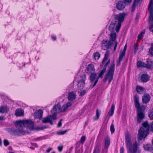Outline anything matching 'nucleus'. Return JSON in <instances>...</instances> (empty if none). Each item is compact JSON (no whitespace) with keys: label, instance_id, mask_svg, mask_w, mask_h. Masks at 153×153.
Listing matches in <instances>:
<instances>
[{"label":"nucleus","instance_id":"nucleus-1","mask_svg":"<svg viewBox=\"0 0 153 153\" xmlns=\"http://www.w3.org/2000/svg\"><path fill=\"white\" fill-rule=\"evenodd\" d=\"M17 129L9 128L8 131L12 134L16 135H21L28 133L25 128L26 127L27 130L31 131L34 129V123L30 120H25L16 121L14 123Z\"/></svg>","mask_w":153,"mask_h":153},{"label":"nucleus","instance_id":"nucleus-2","mask_svg":"<svg viewBox=\"0 0 153 153\" xmlns=\"http://www.w3.org/2000/svg\"><path fill=\"white\" fill-rule=\"evenodd\" d=\"M72 103L70 102H68L65 104L62 107H61L59 104L54 105L51 110V112L53 114L52 115H50L44 118L42 122L43 123H49L52 125V121L56 119V114L59 112H63L66 110L68 108L71 106Z\"/></svg>","mask_w":153,"mask_h":153},{"label":"nucleus","instance_id":"nucleus-3","mask_svg":"<svg viewBox=\"0 0 153 153\" xmlns=\"http://www.w3.org/2000/svg\"><path fill=\"white\" fill-rule=\"evenodd\" d=\"M126 15V13L123 12L114 15V19L109 27V30L111 31L115 29L116 32L118 33Z\"/></svg>","mask_w":153,"mask_h":153},{"label":"nucleus","instance_id":"nucleus-4","mask_svg":"<svg viewBox=\"0 0 153 153\" xmlns=\"http://www.w3.org/2000/svg\"><path fill=\"white\" fill-rule=\"evenodd\" d=\"M134 102L137 111V123H140L145 117V112L146 106L144 105H140L139 97L136 95L134 97Z\"/></svg>","mask_w":153,"mask_h":153},{"label":"nucleus","instance_id":"nucleus-5","mask_svg":"<svg viewBox=\"0 0 153 153\" xmlns=\"http://www.w3.org/2000/svg\"><path fill=\"white\" fill-rule=\"evenodd\" d=\"M143 127H141L138 131V139L141 140L143 138L144 139L149 133V131L153 132V122L152 123L149 125L147 121L143 123Z\"/></svg>","mask_w":153,"mask_h":153},{"label":"nucleus","instance_id":"nucleus-6","mask_svg":"<svg viewBox=\"0 0 153 153\" xmlns=\"http://www.w3.org/2000/svg\"><path fill=\"white\" fill-rule=\"evenodd\" d=\"M125 142L126 146L129 151L128 153H136L138 148L137 144L135 142L132 145L131 136L128 132L126 134Z\"/></svg>","mask_w":153,"mask_h":153},{"label":"nucleus","instance_id":"nucleus-7","mask_svg":"<svg viewBox=\"0 0 153 153\" xmlns=\"http://www.w3.org/2000/svg\"><path fill=\"white\" fill-rule=\"evenodd\" d=\"M115 64L114 63H112L109 69L105 75L103 79V82L105 83L107 80L109 84L112 80L113 78Z\"/></svg>","mask_w":153,"mask_h":153},{"label":"nucleus","instance_id":"nucleus-8","mask_svg":"<svg viewBox=\"0 0 153 153\" xmlns=\"http://www.w3.org/2000/svg\"><path fill=\"white\" fill-rule=\"evenodd\" d=\"M86 79V75L82 74L79 78L77 82L78 89L81 90L84 87L85 85V81Z\"/></svg>","mask_w":153,"mask_h":153},{"label":"nucleus","instance_id":"nucleus-9","mask_svg":"<svg viewBox=\"0 0 153 153\" xmlns=\"http://www.w3.org/2000/svg\"><path fill=\"white\" fill-rule=\"evenodd\" d=\"M127 44H126L124 46L123 50L122 51L121 50L120 53L119 58L117 62V66H119L124 57L126 54V52L127 49Z\"/></svg>","mask_w":153,"mask_h":153},{"label":"nucleus","instance_id":"nucleus-10","mask_svg":"<svg viewBox=\"0 0 153 153\" xmlns=\"http://www.w3.org/2000/svg\"><path fill=\"white\" fill-rule=\"evenodd\" d=\"M113 44V42L111 41L103 40L101 43V46L102 49L106 50L110 48Z\"/></svg>","mask_w":153,"mask_h":153},{"label":"nucleus","instance_id":"nucleus-11","mask_svg":"<svg viewBox=\"0 0 153 153\" xmlns=\"http://www.w3.org/2000/svg\"><path fill=\"white\" fill-rule=\"evenodd\" d=\"M126 4L122 1H118L116 4V7L118 10L122 11L125 8Z\"/></svg>","mask_w":153,"mask_h":153},{"label":"nucleus","instance_id":"nucleus-12","mask_svg":"<svg viewBox=\"0 0 153 153\" xmlns=\"http://www.w3.org/2000/svg\"><path fill=\"white\" fill-rule=\"evenodd\" d=\"M95 71V68L94 65L92 64H90L88 65L86 69V72L88 74H92L94 73Z\"/></svg>","mask_w":153,"mask_h":153},{"label":"nucleus","instance_id":"nucleus-13","mask_svg":"<svg viewBox=\"0 0 153 153\" xmlns=\"http://www.w3.org/2000/svg\"><path fill=\"white\" fill-rule=\"evenodd\" d=\"M76 96L75 92L73 91L70 92L68 94V100L69 101H73L75 100Z\"/></svg>","mask_w":153,"mask_h":153},{"label":"nucleus","instance_id":"nucleus-14","mask_svg":"<svg viewBox=\"0 0 153 153\" xmlns=\"http://www.w3.org/2000/svg\"><path fill=\"white\" fill-rule=\"evenodd\" d=\"M151 97L148 94H145L142 96V100L144 103L146 104L150 100Z\"/></svg>","mask_w":153,"mask_h":153},{"label":"nucleus","instance_id":"nucleus-15","mask_svg":"<svg viewBox=\"0 0 153 153\" xmlns=\"http://www.w3.org/2000/svg\"><path fill=\"white\" fill-rule=\"evenodd\" d=\"M43 112L41 110L36 111L34 113V116L35 119H40L42 117Z\"/></svg>","mask_w":153,"mask_h":153},{"label":"nucleus","instance_id":"nucleus-16","mask_svg":"<svg viewBox=\"0 0 153 153\" xmlns=\"http://www.w3.org/2000/svg\"><path fill=\"white\" fill-rule=\"evenodd\" d=\"M149 76L146 74H144L141 76L140 79L141 81L143 82H146L150 79Z\"/></svg>","mask_w":153,"mask_h":153},{"label":"nucleus","instance_id":"nucleus-17","mask_svg":"<svg viewBox=\"0 0 153 153\" xmlns=\"http://www.w3.org/2000/svg\"><path fill=\"white\" fill-rule=\"evenodd\" d=\"M146 64L145 68L149 69H151L153 68L152 61L150 59H147L146 61Z\"/></svg>","mask_w":153,"mask_h":153},{"label":"nucleus","instance_id":"nucleus-18","mask_svg":"<svg viewBox=\"0 0 153 153\" xmlns=\"http://www.w3.org/2000/svg\"><path fill=\"white\" fill-rule=\"evenodd\" d=\"M116 37L117 35L116 33L114 32L111 31L110 35V40L109 41L112 42H113V43L115 41L116 38Z\"/></svg>","mask_w":153,"mask_h":153},{"label":"nucleus","instance_id":"nucleus-19","mask_svg":"<svg viewBox=\"0 0 153 153\" xmlns=\"http://www.w3.org/2000/svg\"><path fill=\"white\" fill-rule=\"evenodd\" d=\"M143 148L145 150L149 152H151L153 150L152 146L149 144H147L143 145Z\"/></svg>","mask_w":153,"mask_h":153},{"label":"nucleus","instance_id":"nucleus-20","mask_svg":"<svg viewBox=\"0 0 153 153\" xmlns=\"http://www.w3.org/2000/svg\"><path fill=\"white\" fill-rule=\"evenodd\" d=\"M105 72L104 71H101L100 73L98 75V76L97 77L96 80L94 82L93 85L91 86V88H93L97 84V83L98 82V79L100 78H102L103 76V74Z\"/></svg>","mask_w":153,"mask_h":153},{"label":"nucleus","instance_id":"nucleus-21","mask_svg":"<svg viewBox=\"0 0 153 153\" xmlns=\"http://www.w3.org/2000/svg\"><path fill=\"white\" fill-rule=\"evenodd\" d=\"M136 89L137 92L140 94H142L145 90V89L139 85L137 86Z\"/></svg>","mask_w":153,"mask_h":153},{"label":"nucleus","instance_id":"nucleus-22","mask_svg":"<svg viewBox=\"0 0 153 153\" xmlns=\"http://www.w3.org/2000/svg\"><path fill=\"white\" fill-rule=\"evenodd\" d=\"M105 148L107 149L109 146L110 144V139L108 136H107L105 140Z\"/></svg>","mask_w":153,"mask_h":153},{"label":"nucleus","instance_id":"nucleus-23","mask_svg":"<svg viewBox=\"0 0 153 153\" xmlns=\"http://www.w3.org/2000/svg\"><path fill=\"white\" fill-rule=\"evenodd\" d=\"M9 111V108L7 106H2L0 108V112L1 113H7Z\"/></svg>","mask_w":153,"mask_h":153},{"label":"nucleus","instance_id":"nucleus-24","mask_svg":"<svg viewBox=\"0 0 153 153\" xmlns=\"http://www.w3.org/2000/svg\"><path fill=\"white\" fill-rule=\"evenodd\" d=\"M97 77L96 74L95 73L91 74L89 78L90 82L92 83L94 81L95 82Z\"/></svg>","mask_w":153,"mask_h":153},{"label":"nucleus","instance_id":"nucleus-25","mask_svg":"<svg viewBox=\"0 0 153 153\" xmlns=\"http://www.w3.org/2000/svg\"><path fill=\"white\" fill-rule=\"evenodd\" d=\"M115 109V105L114 104L111 105V108L108 111V115L110 117L112 116L114 114Z\"/></svg>","mask_w":153,"mask_h":153},{"label":"nucleus","instance_id":"nucleus-26","mask_svg":"<svg viewBox=\"0 0 153 153\" xmlns=\"http://www.w3.org/2000/svg\"><path fill=\"white\" fill-rule=\"evenodd\" d=\"M15 114L17 116H22L23 114V111L22 109H18L16 111Z\"/></svg>","mask_w":153,"mask_h":153},{"label":"nucleus","instance_id":"nucleus-27","mask_svg":"<svg viewBox=\"0 0 153 153\" xmlns=\"http://www.w3.org/2000/svg\"><path fill=\"white\" fill-rule=\"evenodd\" d=\"M137 67L138 68H145V65H146V63L144 62L141 61H139L137 62Z\"/></svg>","mask_w":153,"mask_h":153},{"label":"nucleus","instance_id":"nucleus-28","mask_svg":"<svg viewBox=\"0 0 153 153\" xmlns=\"http://www.w3.org/2000/svg\"><path fill=\"white\" fill-rule=\"evenodd\" d=\"M139 2L136 0H134L131 7V12H133L134 11L137 5Z\"/></svg>","mask_w":153,"mask_h":153},{"label":"nucleus","instance_id":"nucleus-29","mask_svg":"<svg viewBox=\"0 0 153 153\" xmlns=\"http://www.w3.org/2000/svg\"><path fill=\"white\" fill-rule=\"evenodd\" d=\"M93 56L94 59L95 60H98L100 57V55L98 52H97L94 53Z\"/></svg>","mask_w":153,"mask_h":153},{"label":"nucleus","instance_id":"nucleus-30","mask_svg":"<svg viewBox=\"0 0 153 153\" xmlns=\"http://www.w3.org/2000/svg\"><path fill=\"white\" fill-rule=\"evenodd\" d=\"M148 116L151 120H153V109L149 110L148 112Z\"/></svg>","mask_w":153,"mask_h":153},{"label":"nucleus","instance_id":"nucleus-31","mask_svg":"<svg viewBox=\"0 0 153 153\" xmlns=\"http://www.w3.org/2000/svg\"><path fill=\"white\" fill-rule=\"evenodd\" d=\"M101 111L100 110H99L98 109H97L96 110V117L94 118V120H96L98 119L99 118L100 114Z\"/></svg>","mask_w":153,"mask_h":153},{"label":"nucleus","instance_id":"nucleus-32","mask_svg":"<svg viewBox=\"0 0 153 153\" xmlns=\"http://www.w3.org/2000/svg\"><path fill=\"white\" fill-rule=\"evenodd\" d=\"M100 150V147L98 146H96L94 150V153H99Z\"/></svg>","mask_w":153,"mask_h":153},{"label":"nucleus","instance_id":"nucleus-33","mask_svg":"<svg viewBox=\"0 0 153 153\" xmlns=\"http://www.w3.org/2000/svg\"><path fill=\"white\" fill-rule=\"evenodd\" d=\"M145 30H143L139 34L138 36V38L139 39H141L143 35L145 33Z\"/></svg>","mask_w":153,"mask_h":153},{"label":"nucleus","instance_id":"nucleus-34","mask_svg":"<svg viewBox=\"0 0 153 153\" xmlns=\"http://www.w3.org/2000/svg\"><path fill=\"white\" fill-rule=\"evenodd\" d=\"M110 131L111 134H113L114 132V125L113 123H112L111 126Z\"/></svg>","mask_w":153,"mask_h":153},{"label":"nucleus","instance_id":"nucleus-35","mask_svg":"<svg viewBox=\"0 0 153 153\" xmlns=\"http://www.w3.org/2000/svg\"><path fill=\"white\" fill-rule=\"evenodd\" d=\"M149 54L150 56H153V47H151L149 50Z\"/></svg>","mask_w":153,"mask_h":153},{"label":"nucleus","instance_id":"nucleus-36","mask_svg":"<svg viewBox=\"0 0 153 153\" xmlns=\"http://www.w3.org/2000/svg\"><path fill=\"white\" fill-rule=\"evenodd\" d=\"M85 140V136H83L81 137L80 139V143L82 144H83Z\"/></svg>","mask_w":153,"mask_h":153},{"label":"nucleus","instance_id":"nucleus-37","mask_svg":"<svg viewBox=\"0 0 153 153\" xmlns=\"http://www.w3.org/2000/svg\"><path fill=\"white\" fill-rule=\"evenodd\" d=\"M4 144L5 146H7L9 145V143L8 140L4 139Z\"/></svg>","mask_w":153,"mask_h":153},{"label":"nucleus","instance_id":"nucleus-38","mask_svg":"<svg viewBox=\"0 0 153 153\" xmlns=\"http://www.w3.org/2000/svg\"><path fill=\"white\" fill-rule=\"evenodd\" d=\"M138 49V45L137 44H135L134 45V53H136L137 52V51Z\"/></svg>","mask_w":153,"mask_h":153},{"label":"nucleus","instance_id":"nucleus-39","mask_svg":"<svg viewBox=\"0 0 153 153\" xmlns=\"http://www.w3.org/2000/svg\"><path fill=\"white\" fill-rule=\"evenodd\" d=\"M86 91L85 90H83L80 93L79 96L82 97L86 94Z\"/></svg>","mask_w":153,"mask_h":153},{"label":"nucleus","instance_id":"nucleus-40","mask_svg":"<svg viewBox=\"0 0 153 153\" xmlns=\"http://www.w3.org/2000/svg\"><path fill=\"white\" fill-rule=\"evenodd\" d=\"M51 38L52 40L53 41H56L57 39L56 36L54 35H51Z\"/></svg>","mask_w":153,"mask_h":153},{"label":"nucleus","instance_id":"nucleus-41","mask_svg":"<svg viewBox=\"0 0 153 153\" xmlns=\"http://www.w3.org/2000/svg\"><path fill=\"white\" fill-rule=\"evenodd\" d=\"M66 131H62L58 132L57 134L59 135H63L66 132Z\"/></svg>","mask_w":153,"mask_h":153},{"label":"nucleus","instance_id":"nucleus-42","mask_svg":"<svg viewBox=\"0 0 153 153\" xmlns=\"http://www.w3.org/2000/svg\"><path fill=\"white\" fill-rule=\"evenodd\" d=\"M132 0H123V1L126 4H130L132 1Z\"/></svg>","mask_w":153,"mask_h":153},{"label":"nucleus","instance_id":"nucleus-43","mask_svg":"<svg viewBox=\"0 0 153 153\" xmlns=\"http://www.w3.org/2000/svg\"><path fill=\"white\" fill-rule=\"evenodd\" d=\"M63 149V146H59L58 147V149L59 151V152H61Z\"/></svg>","mask_w":153,"mask_h":153},{"label":"nucleus","instance_id":"nucleus-44","mask_svg":"<svg viewBox=\"0 0 153 153\" xmlns=\"http://www.w3.org/2000/svg\"><path fill=\"white\" fill-rule=\"evenodd\" d=\"M47 128L46 126H42L37 128V130H42L46 128Z\"/></svg>","mask_w":153,"mask_h":153},{"label":"nucleus","instance_id":"nucleus-45","mask_svg":"<svg viewBox=\"0 0 153 153\" xmlns=\"http://www.w3.org/2000/svg\"><path fill=\"white\" fill-rule=\"evenodd\" d=\"M52 148H48L46 151V152L49 153L50 152V151L52 150Z\"/></svg>","mask_w":153,"mask_h":153},{"label":"nucleus","instance_id":"nucleus-46","mask_svg":"<svg viewBox=\"0 0 153 153\" xmlns=\"http://www.w3.org/2000/svg\"><path fill=\"white\" fill-rule=\"evenodd\" d=\"M120 153H123L124 152V148L123 147H122L120 148Z\"/></svg>","mask_w":153,"mask_h":153},{"label":"nucleus","instance_id":"nucleus-47","mask_svg":"<svg viewBox=\"0 0 153 153\" xmlns=\"http://www.w3.org/2000/svg\"><path fill=\"white\" fill-rule=\"evenodd\" d=\"M62 119H61L60 121H59V122L58 123V126H57L58 127H61V126H62L61 122H62Z\"/></svg>","mask_w":153,"mask_h":153},{"label":"nucleus","instance_id":"nucleus-48","mask_svg":"<svg viewBox=\"0 0 153 153\" xmlns=\"http://www.w3.org/2000/svg\"><path fill=\"white\" fill-rule=\"evenodd\" d=\"M107 67V66H106L105 65H104V66L103 69L102 70V71H104V72H105V71H106V69Z\"/></svg>","mask_w":153,"mask_h":153},{"label":"nucleus","instance_id":"nucleus-49","mask_svg":"<svg viewBox=\"0 0 153 153\" xmlns=\"http://www.w3.org/2000/svg\"><path fill=\"white\" fill-rule=\"evenodd\" d=\"M108 54H107V53H106L105 54L104 58H105V59H107L108 58Z\"/></svg>","mask_w":153,"mask_h":153},{"label":"nucleus","instance_id":"nucleus-50","mask_svg":"<svg viewBox=\"0 0 153 153\" xmlns=\"http://www.w3.org/2000/svg\"><path fill=\"white\" fill-rule=\"evenodd\" d=\"M44 138L43 137H38L37 139L38 140H41L44 139Z\"/></svg>","mask_w":153,"mask_h":153},{"label":"nucleus","instance_id":"nucleus-51","mask_svg":"<svg viewBox=\"0 0 153 153\" xmlns=\"http://www.w3.org/2000/svg\"><path fill=\"white\" fill-rule=\"evenodd\" d=\"M110 62V60H109L108 62H106V63L105 65L106 66H107L109 65Z\"/></svg>","mask_w":153,"mask_h":153},{"label":"nucleus","instance_id":"nucleus-52","mask_svg":"<svg viewBox=\"0 0 153 153\" xmlns=\"http://www.w3.org/2000/svg\"><path fill=\"white\" fill-rule=\"evenodd\" d=\"M82 150H79V151H76V153H82Z\"/></svg>","mask_w":153,"mask_h":153},{"label":"nucleus","instance_id":"nucleus-53","mask_svg":"<svg viewBox=\"0 0 153 153\" xmlns=\"http://www.w3.org/2000/svg\"><path fill=\"white\" fill-rule=\"evenodd\" d=\"M107 60V59H105L104 58V59L102 61V63H104Z\"/></svg>","mask_w":153,"mask_h":153},{"label":"nucleus","instance_id":"nucleus-54","mask_svg":"<svg viewBox=\"0 0 153 153\" xmlns=\"http://www.w3.org/2000/svg\"><path fill=\"white\" fill-rule=\"evenodd\" d=\"M117 44H118L117 42L115 41V45L114 46H117Z\"/></svg>","mask_w":153,"mask_h":153},{"label":"nucleus","instance_id":"nucleus-55","mask_svg":"<svg viewBox=\"0 0 153 153\" xmlns=\"http://www.w3.org/2000/svg\"><path fill=\"white\" fill-rule=\"evenodd\" d=\"M0 120H4V117H0Z\"/></svg>","mask_w":153,"mask_h":153},{"label":"nucleus","instance_id":"nucleus-56","mask_svg":"<svg viewBox=\"0 0 153 153\" xmlns=\"http://www.w3.org/2000/svg\"><path fill=\"white\" fill-rule=\"evenodd\" d=\"M117 47V46H114V51H115L116 50Z\"/></svg>","mask_w":153,"mask_h":153},{"label":"nucleus","instance_id":"nucleus-57","mask_svg":"<svg viewBox=\"0 0 153 153\" xmlns=\"http://www.w3.org/2000/svg\"><path fill=\"white\" fill-rule=\"evenodd\" d=\"M2 144V141L1 139L0 138V145H1Z\"/></svg>","mask_w":153,"mask_h":153},{"label":"nucleus","instance_id":"nucleus-58","mask_svg":"<svg viewBox=\"0 0 153 153\" xmlns=\"http://www.w3.org/2000/svg\"><path fill=\"white\" fill-rule=\"evenodd\" d=\"M151 45H152L151 47H153V43Z\"/></svg>","mask_w":153,"mask_h":153},{"label":"nucleus","instance_id":"nucleus-59","mask_svg":"<svg viewBox=\"0 0 153 153\" xmlns=\"http://www.w3.org/2000/svg\"><path fill=\"white\" fill-rule=\"evenodd\" d=\"M9 153H13V152H10Z\"/></svg>","mask_w":153,"mask_h":153},{"label":"nucleus","instance_id":"nucleus-60","mask_svg":"<svg viewBox=\"0 0 153 153\" xmlns=\"http://www.w3.org/2000/svg\"><path fill=\"white\" fill-rule=\"evenodd\" d=\"M23 65L25 66V64H24Z\"/></svg>","mask_w":153,"mask_h":153},{"label":"nucleus","instance_id":"nucleus-61","mask_svg":"<svg viewBox=\"0 0 153 153\" xmlns=\"http://www.w3.org/2000/svg\"><path fill=\"white\" fill-rule=\"evenodd\" d=\"M152 153H153V152Z\"/></svg>","mask_w":153,"mask_h":153}]
</instances>
